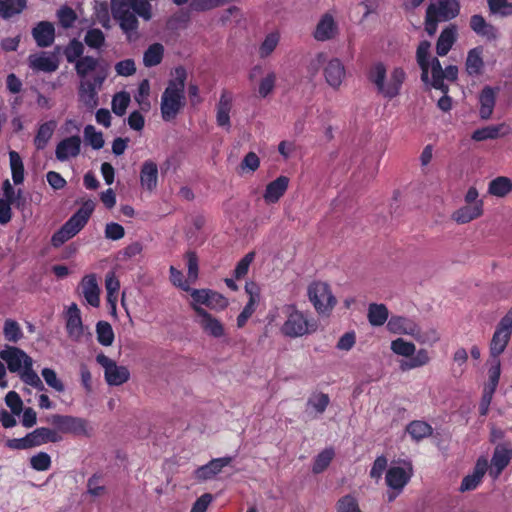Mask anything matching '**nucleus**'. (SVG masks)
<instances>
[{
  "label": "nucleus",
  "instance_id": "052dcab7",
  "mask_svg": "<svg viewBox=\"0 0 512 512\" xmlns=\"http://www.w3.org/2000/svg\"><path fill=\"white\" fill-rule=\"evenodd\" d=\"M277 75L274 71L268 72L259 82L258 95L261 98L267 97L275 88Z\"/></svg>",
  "mask_w": 512,
  "mask_h": 512
},
{
  "label": "nucleus",
  "instance_id": "5fc2aeb1",
  "mask_svg": "<svg viewBox=\"0 0 512 512\" xmlns=\"http://www.w3.org/2000/svg\"><path fill=\"white\" fill-rule=\"evenodd\" d=\"M105 34L102 32V30L98 28H90L87 30L85 36H84V42L85 44L92 48L99 50L104 47L105 45Z\"/></svg>",
  "mask_w": 512,
  "mask_h": 512
},
{
  "label": "nucleus",
  "instance_id": "6e6d98bb",
  "mask_svg": "<svg viewBox=\"0 0 512 512\" xmlns=\"http://www.w3.org/2000/svg\"><path fill=\"white\" fill-rule=\"evenodd\" d=\"M490 368L488 370V383L485 385L484 389L495 392L499 383L500 374H501V363L499 358H491L490 360Z\"/></svg>",
  "mask_w": 512,
  "mask_h": 512
},
{
  "label": "nucleus",
  "instance_id": "9d476101",
  "mask_svg": "<svg viewBox=\"0 0 512 512\" xmlns=\"http://www.w3.org/2000/svg\"><path fill=\"white\" fill-rule=\"evenodd\" d=\"M47 422L54 426L58 433L73 434L75 436H89L91 428L86 419L71 416L52 414L47 417Z\"/></svg>",
  "mask_w": 512,
  "mask_h": 512
},
{
  "label": "nucleus",
  "instance_id": "6e6552de",
  "mask_svg": "<svg viewBox=\"0 0 512 512\" xmlns=\"http://www.w3.org/2000/svg\"><path fill=\"white\" fill-rule=\"evenodd\" d=\"M128 0H111V13L129 42L140 38L139 21L126 5Z\"/></svg>",
  "mask_w": 512,
  "mask_h": 512
},
{
  "label": "nucleus",
  "instance_id": "a878e982",
  "mask_svg": "<svg viewBox=\"0 0 512 512\" xmlns=\"http://www.w3.org/2000/svg\"><path fill=\"white\" fill-rule=\"evenodd\" d=\"M488 462L484 458L477 460L473 473L465 476L460 485V491L466 492L474 490L480 483L486 473Z\"/></svg>",
  "mask_w": 512,
  "mask_h": 512
},
{
  "label": "nucleus",
  "instance_id": "4d7b16f0",
  "mask_svg": "<svg viewBox=\"0 0 512 512\" xmlns=\"http://www.w3.org/2000/svg\"><path fill=\"white\" fill-rule=\"evenodd\" d=\"M489 11L493 15L507 17L512 15V2L508 0H487Z\"/></svg>",
  "mask_w": 512,
  "mask_h": 512
},
{
  "label": "nucleus",
  "instance_id": "ddd939ff",
  "mask_svg": "<svg viewBox=\"0 0 512 512\" xmlns=\"http://www.w3.org/2000/svg\"><path fill=\"white\" fill-rule=\"evenodd\" d=\"M458 76V68L455 65H449L445 69L442 68L438 58H433L431 61V74L427 86L440 90L443 94L448 93V85L444 80L455 81Z\"/></svg>",
  "mask_w": 512,
  "mask_h": 512
},
{
  "label": "nucleus",
  "instance_id": "dca6fc26",
  "mask_svg": "<svg viewBox=\"0 0 512 512\" xmlns=\"http://www.w3.org/2000/svg\"><path fill=\"white\" fill-rule=\"evenodd\" d=\"M325 82L333 90H339L346 79V68L339 58L328 60L323 66Z\"/></svg>",
  "mask_w": 512,
  "mask_h": 512
},
{
  "label": "nucleus",
  "instance_id": "f8f14e48",
  "mask_svg": "<svg viewBox=\"0 0 512 512\" xmlns=\"http://www.w3.org/2000/svg\"><path fill=\"white\" fill-rule=\"evenodd\" d=\"M97 363L104 369V378L110 386H120L126 383L130 378V372L127 367L117 365V363L100 353L96 356Z\"/></svg>",
  "mask_w": 512,
  "mask_h": 512
},
{
  "label": "nucleus",
  "instance_id": "3c124183",
  "mask_svg": "<svg viewBox=\"0 0 512 512\" xmlns=\"http://www.w3.org/2000/svg\"><path fill=\"white\" fill-rule=\"evenodd\" d=\"M98 342L103 346H111L114 341V331L110 323L99 321L96 325Z\"/></svg>",
  "mask_w": 512,
  "mask_h": 512
},
{
  "label": "nucleus",
  "instance_id": "0eeeda50",
  "mask_svg": "<svg viewBox=\"0 0 512 512\" xmlns=\"http://www.w3.org/2000/svg\"><path fill=\"white\" fill-rule=\"evenodd\" d=\"M307 296L319 315L329 316L337 304L330 285L323 281H314L307 287Z\"/></svg>",
  "mask_w": 512,
  "mask_h": 512
},
{
  "label": "nucleus",
  "instance_id": "f3484780",
  "mask_svg": "<svg viewBox=\"0 0 512 512\" xmlns=\"http://www.w3.org/2000/svg\"><path fill=\"white\" fill-rule=\"evenodd\" d=\"M193 309L198 316V323L202 330L214 338H220L225 335V328L220 320L213 317L199 305H193Z\"/></svg>",
  "mask_w": 512,
  "mask_h": 512
},
{
  "label": "nucleus",
  "instance_id": "4c0bfd02",
  "mask_svg": "<svg viewBox=\"0 0 512 512\" xmlns=\"http://www.w3.org/2000/svg\"><path fill=\"white\" fill-rule=\"evenodd\" d=\"M496 102V91L490 86H485L479 95V115L481 119L487 120L492 116Z\"/></svg>",
  "mask_w": 512,
  "mask_h": 512
},
{
  "label": "nucleus",
  "instance_id": "4be33fe9",
  "mask_svg": "<svg viewBox=\"0 0 512 512\" xmlns=\"http://www.w3.org/2000/svg\"><path fill=\"white\" fill-rule=\"evenodd\" d=\"M418 324L411 318L404 316H392L387 322L389 332L398 335H408L413 337L417 332Z\"/></svg>",
  "mask_w": 512,
  "mask_h": 512
},
{
  "label": "nucleus",
  "instance_id": "69168bd1",
  "mask_svg": "<svg viewBox=\"0 0 512 512\" xmlns=\"http://www.w3.org/2000/svg\"><path fill=\"white\" fill-rule=\"evenodd\" d=\"M84 52V46L82 42L73 39L70 41L68 46L64 50V54L69 63H75L78 59H80Z\"/></svg>",
  "mask_w": 512,
  "mask_h": 512
},
{
  "label": "nucleus",
  "instance_id": "412c9836",
  "mask_svg": "<svg viewBox=\"0 0 512 512\" xmlns=\"http://www.w3.org/2000/svg\"><path fill=\"white\" fill-rule=\"evenodd\" d=\"M433 58L431 57V43L427 40L421 41L416 50V61L421 69V80L424 84H428Z\"/></svg>",
  "mask_w": 512,
  "mask_h": 512
},
{
  "label": "nucleus",
  "instance_id": "c9c22d12",
  "mask_svg": "<svg viewBox=\"0 0 512 512\" xmlns=\"http://www.w3.org/2000/svg\"><path fill=\"white\" fill-rule=\"evenodd\" d=\"M82 294L85 300L93 307H98L100 304V289L94 274L85 276L81 282Z\"/></svg>",
  "mask_w": 512,
  "mask_h": 512
},
{
  "label": "nucleus",
  "instance_id": "37998d69",
  "mask_svg": "<svg viewBox=\"0 0 512 512\" xmlns=\"http://www.w3.org/2000/svg\"><path fill=\"white\" fill-rule=\"evenodd\" d=\"M512 191V181L505 176H499L489 183L488 193L496 197H505Z\"/></svg>",
  "mask_w": 512,
  "mask_h": 512
},
{
  "label": "nucleus",
  "instance_id": "8fccbe9b",
  "mask_svg": "<svg viewBox=\"0 0 512 512\" xmlns=\"http://www.w3.org/2000/svg\"><path fill=\"white\" fill-rule=\"evenodd\" d=\"M413 338L422 345L433 346L440 340V334L435 328H427L422 330L420 326H417V332H415Z\"/></svg>",
  "mask_w": 512,
  "mask_h": 512
},
{
  "label": "nucleus",
  "instance_id": "338daca9",
  "mask_svg": "<svg viewBox=\"0 0 512 512\" xmlns=\"http://www.w3.org/2000/svg\"><path fill=\"white\" fill-rule=\"evenodd\" d=\"M57 18H58L60 25L63 28L67 29V28H70L73 26L74 22L77 19V15L71 7L62 6L57 11Z\"/></svg>",
  "mask_w": 512,
  "mask_h": 512
},
{
  "label": "nucleus",
  "instance_id": "2eb2a0df",
  "mask_svg": "<svg viewBox=\"0 0 512 512\" xmlns=\"http://www.w3.org/2000/svg\"><path fill=\"white\" fill-rule=\"evenodd\" d=\"M426 11L436 19L446 22L458 16L460 5L457 0H433Z\"/></svg>",
  "mask_w": 512,
  "mask_h": 512
},
{
  "label": "nucleus",
  "instance_id": "0e129e2a",
  "mask_svg": "<svg viewBox=\"0 0 512 512\" xmlns=\"http://www.w3.org/2000/svg\"><path fill=\"white\" fill-rule=\"evenodd\" d=\"M130 103V95L127 92H119L113 96L112 111L118 115L123 116Z\"/></svg>",
  "mask_w": 512,
  "mask_h": 512
},
{
  "label": "nucleus",
  "instance_id": "603ef678",
  "mask_svg": "<svg viewBox=\"0 0 512 512\" xmlns=\"http://www.w3.org/2000/svg\"><path fill=\"white\" fill-rule=\"evenodd\" d=\"M12 179L15 184H21L24 180V165L20 155L16 151L9 152Z\"/></svg>",
  "mask_w": 512,
  "mask_h": 512
},
{
  "label": "nucleus",
  "instance_id": "39448f33",
  "mask_svg": "<svg viewBox=\"0 0 512 512\" xmlns=\"http://www.w3.org/2000/svg\"><path fill=\"white\" fill-rule=\"evenodd\" d=\"M285 321L280 328L281 333L289 338H298L311 334L317 330V324L314 320L298 310L294 305L283 307Z\"/></svg>",
  "mask_w": 512,
  "mask_h": 512
},
{
  "label": "nucleus",
  "instance_id": "1a4fd4ad",
  "mask_svg": "<svg viewBox=\"0 0 512 512\" xmlns=\"http://www.w3.org/2000/svg\"><path fill=\"white\" fill-rule=\"evenodd\" d=\"M106 77V72H97L92 80L79 81L78 102L88 111H93L99 105L98 92L101 90Z\"/></svg>",
  "mask_w": 512,
  "mask_h": 512
},
{
  "label": "nucleus",
  "instance_id": "cd10ccee",
  "mask_svg": "<svg viewBox=\"0 0 512 512\" xmlns=\"http://www.w3.org/2000/svg\"><path fill=\"white\" fill-rule=\"evenodd\" d=\"M470 28L479 36L492 41L499 36L498 29L488 23L482 15L475 14L470 18Z\"/></svg>",
  "mask_w": 512,
  "mask_h": 512
},
{
  "label": "nucleus",
  "instance_id": "de8ad7c7",
  "mask_svg": "<svg viewBox=\"0 0 512 512\" xmlns=\"http://www.w3.org/2000/svg\"><path fill=\"white\" fill-rule=\"evenodd\" d=\"M26 7L25 0H0V16L4 19L21 13Z\"/></svg>",
  "mask_w": 512,
  "mask_h": 512
},
{
  "label": "nucleus",
  "instance_id": "c85d7f7f",
  "mask_svg": "<svg viewBox=\"0 0 512 512\" xmlns=\"http://www.w3.org/2000/svg\"><path fill=\"white\" fill-rule=\"evenodd\" d=\"M232 461L231 457H222L212 459L209 463L199 467L195 474L199 480L211 479L215 475L221 472V470L228 466Z\"/></svg>",
  "mask_w": 512,
  "mask_h": 512
},
{
  "label": "nucleus",
  "instance_id": "680f3d73",
  "mask_svg": "<svg viewBox=\"0 0 512 512\" xmlns=\"http://www.w3.org/2000/svg\"><path fill=\"white\" fill-rule=\"evenodd\" d=\"M333 457L334 451L331 448L325 449L322 452H320L315 458L312 468L313 472L315 474L323 472L329 466Z\"/></svg>",
  "mask_w": 512,
  "mask_h": 512
},
{
  "label": "nucleus",
  "instance_id": "7c9ffc66",
  "mask_svg": "<svg viewBox=\"0 0 512 512\" xmlns=\"http://www.w3.org/2000/svg\"><path fill=\"white\" fill-rule=\"evenodd\" d=\"M457 34V27L454 24L448 25L441 31L436 42V52L439 56H445L448 54L457 40Z\"/></svg>",
  "mask_w": 512,
  "mask_h": 512
},
{
  "label": "nucleus",
  "instance_id": "bb28decb",
  "mask_svg": "<svg viewBox=\"0 0 512 512\" xmlns=\"http://www.w3.org/2000/svg\"><path fill=\"white\" fill-rule=\"evenodd\" d=\"M233 97L230 92L223 90L220 99L216 105V121L221 127L230 128V111L232 108Z\"/></svg>",
  "mask_w": 512,
  "mask_h": 512
},
{
  "label": "nucleus",
  "instance_id": "6ab92c4d",
  "mask_svg": "<svg viewBox=\"0 0 512 512\" xmlns=\"http://www.w3.org/2000/svg\"><path fill=\"white\" fill-rule=\"evenodd\" d=\"M81 152V138L78 135L61 140L55 149L57 160L64 162L70 158H76Z\"/></svg>",
  "mask_w": 512,
  "mask_h": 512
},
{
  "label": "nucleus",
  "instance_id": "79ce46f5",
  "mask_svg": "<svg viewBox=\"0 0 512 512\" xmlns=\"http://www.w3.org/2000/svg\"><path fill=\"white\" fill-rule=\"evenodd\" d=\"M368 321L372 326H382L389 317V311L384 304L372 303L368 307Z\"/></svg>",
  "mask_w": 512,
  "mask_h": 512
},
{
  "label": "nucleus",
  "instance_id": "aec40b11",
  "mask_svg": "<svg viewBox=\"0 0 512 512\" xmlns=\"http://www.w3.org/2000/svg\"><path fill=\"white\" fill-rule=\"evenodd\" d=\"M29 67L34 71L47 73L54 72L59 67V60L56 55L47 52L31 54L28 57Z\"/></svg>",
  "mask_w": 512,
  "mask_h": 512
},
{
  "label": "nucleus",
  "instance_id": "2f4dec72",
  "mask_svg": "<svg viewBox=\"0 0 512 512\" xmlns=\"http://www.w3.org/2000/svg\"><path fill=\"white\" fill-rule=\"evenodd\" d=\"M289 184V178L286 176H279L274 181L266 186L263 198L266 203H276L286 192Z\"/></svg>",
  "mask_w": 512,
  "mask_h": 512
},
{
  "label": "nucleus",
  "instance_id": "774afa93",
  "mask_svg": "<svg viewBox=\"0 0 512 512\" xmlns=\"http://www.w3.org/2000/svg\"><path fill=\"white\" fill-rule=\"evenodd\" d=\"M30 465L36 471H46L51 466V457L46 452H39L30 458Z\"/></svg>",
  "mask_w": 512,
  "mask_h": 512
},
{
  "label": "nucleus",
  "instance_id": "a18cd8bd",
  "mask_svg": "<svg viewBox=\"0 0 512 512\" xmlns=\"http://www.w3.org/2000/svg\"><path fill=\"white\" fill-rule=\"evenodd\" d=\"M3 194L4 200L10 205H14L16 208L24 207L26 201L22 190L19 189L16 192L8 179L3 182Z\"/></svg>",
  "mask_w": 512,
  "mask_h": 512
},
{
  "label": "nucleus",
  "instance_id": "f03ea898",
  "mask_svg": "<svg viewBox=\"0 0 512 512\" xmlns=\"http://www.w3.org/2000/svg\"><path fill=\"white\" fill-rule=\"evenodd\" d=\"M406 77L402 67H394L387 75L386 66L381 62L374 64L369 73V80L376 86L377 92L389 100L400 94Z\"/></svg>",
  "mask_w": 512,
  "mask_h": 512
},
{
  "label": "nucleus",
  "instance_id": "a19ab883",
  "mask_svg": "<svg viewBox=\"0 0 512 512\" xmlns=\"http://www.w3.org/2000/svg\"><path fill=\"white\" fill-rule=\"evenodd\" d=\"M465 66L466 71L469 75L474 76L481 74L482 69L484 67L481 47H475L469 50Z\"/></svg>",
  "mask_w": 512,
  "mask_h": 512
},
{
  "label": "nucleus",
  "instance_id": "4468645a",
  "mask_svg": "<svg viewBox=\"0 0 512 512\" xmlns=\"http://www.w3.org/2000/svg\"><path fill=\"white\" fill-rule=\"evenodd\" d=\"M411 471H407L403 467L395 466L388 469L386 473V484L393 491L388 492L387 498L389 502L395 500L397 495L403 490L411 478Z\"/></svg>",
  "mask_w": 512,
  "mask_h": 512
},
{
  "label": "nucleus",
  "instance_id": "b1692460",
  "mask_svg": "<svg viewBox=\"0 0 512 512\" xmlns=\"http://www.w3.org/2000/svg\"><path fill=\"white\" fill-rule=\"evenodd\" d=\"M66 329L69 337L79 341L83 336V324L78 306L72 303L67 311Z\"/></svg>",
  "mask_w": 512,
  "mask_h": 512
},
{
  "label": "nucleus",
  "instance_id": "13d9d810",
  "mask_svg": "<svg viewBox=\"0 0 512 512\" xmlns=\"http://www.w3.org/2000/svg\"><path fill=\"white\" fill-rule=\"evenodd\" d=\"M3 333L5 339L9 342L16 343L23 337V332L20 328V325L12 319H7L5 321Z\"/></svg>",
  "mask_w": 512,
  "mask_h": 512
},
{
  "label": "nucleus",
  "instance_id": "5701e85b",
  "mask_svg": "<svg viewBox=\"0 0 512 512\" xmlns=\"http://www.w3.org/2000/svg\"><path fill=\"white\" fill-rule=\"evenodd\" d=\"M32 36L38 47H49L55 40V27L51 22L40 21L32 29Z\"/></svg>",
  "mask_w": 512,
  "mask_h": 512
},
{
  "label": "nucleus",
  "instance_id": "72a5a7b5",
  "mask_svg": "<svg viewBox=\"0 0 512 512\" xmlns=\"http://www.w3.org/2000/svg\"><path fill=\"white\" fill-rule=\"evenodd\" d=\"M32 447L41 446L46 443H57L63 437L56 429L40 427L29 433Z\"/></svg>",
  "mask_w": 512,
  "mask_h": 512
},
{
  "label": "nucleus",
  "instance_id": "c03bdc74",
  "mask_svg": "<svg viewBox=\"0 0 512 512\" xmlns=\"http://www.w3.org/2000/svg\"><path fill=\"white\" fill-rule=\"evenodd\" d=\"M280 41V33L278 31H273L268 33L264 40L261 42L258 54L261 59H265L269 57L274 50L277 48Z\"/></svg>",
  "mask_w": 512,
  "mask_h": 512
},
{
  "label": "nucleus",
  "instance_id": "f704fd0d",
  "mask_svg": "<svg viewBox=\"0 0 512 512\" xmlns=\"http://www.w3.org/2000/svg\"><path fill=\"white\" fill-rule=\"evenodd\" d=\"M140 183L141 186L148 191L156 189L158 183V167L152 160H147L142 164Z\"/></svg>",
  "mask_w": 512,
  "mask_h": 512
},
{
  "label": "nucleus",
  "instance_id": "a211bd4d",
  "mask_svg": "<svg viewBox=\"0 0 512 512\" xmlns=\"http://www.w3.org/2000/svg\"><path fill=\"white\" fill-rule=\"evenodd\" d=\"M339 33V27L333 15L330 13L323 14L316 24L313 31L315 40L325 42L336 38Z\"/></svg>",
  "mask_w": 512,
  "mask_h": 512
},
{
  "label": "nucleus",
  "instance_id": "bf43d9fd",
  "mask_svg": "<svg viewBox=\"0 0 512 512\" xmlns=\"http://www.w3.org/2000/svg\"><path fill=\"white\" fill-rule=\"evenodd\" d=\"M84 138L86 142L95 150H99L104 146L103 134L96 131L93 125H87L84 128Z\"/></svg>",
  "mask_w": 512,
  "mask_h": 512
},
{
  "label": "nucleus",
  "instance_id": "c756f323",
  "mask_svg": "<svg viewBox=\"0 0 512 512\" xmlns=\"http://www.w3.org/2000/svg\"><path fill=\"white\" fill-rule=\"evenodd\" d=\"M191 297L195 302L192 304V306L197 304H203L208 307H215V305H219L221 308H224L227 304L225 298H223L221 295L205 289L191 290Z\"/></svg>",
  "mask_w": 512,
  "mask_h": 512
},
{
  "label": "nucleus",
  "instance_id": "49530a36",
  "mask_svg": "<svg viewBox=\"0 0 512 512\" xmlns=\"http://www.w3.org/2000/svg\"><path fill=\"white\" fill-rule=\"evenodd\" d=\"M164 55V47L160 43L150 45L143 55V64L146 67H153L161 63Z\"/></svg>",
  "mask_w": 512,
  "mask_h": 512
},
{
  "label": "nucleus",
  "instance_id": "09e8293b",
  "mask_svg": "<svg viewBox=\"0 0 512 512\" xmlns=\"http://www.w3.org/2000/svg\"><path fill=\"white\" fill-rule=\"evenodd\" d=\"M55 122L50 121L42 124L34 139V144L38 150L44 149L53 135L55 129Z\"/></svg>",
  "mask_w": 512,
  "mask_h": 512
},
{
  "label": "nucleus",
  "instance_id": "e2e57ef3",
  "mask_svg": "<svg viewBox=\"0 0 512 512\" xmlns=\"http://www.w3.org/2000/svg\"><path fill=\"white\" fill-rule=\"evenodd\" d=\"M120 283L118 279L115 276L114 272H109L106 275L105 278V288L107 291V300L109 303H111L113 306L115 305V302L117 300V292L119 290Z\"/></svg>",
  "mask_w": 512,
  "mask_h": 512
},
{
  "label": "nucleus",
  "instance_id": "864d4df0",
  "mask_svg": "<svg viewBox=\"0 0 512 512\" xmlns=\"http://www.w3.org/2000/svg\"><path fill=\"white\" fill-rule=\"evenodd\" d=\"M406 430L417 441L430 436L433 431L432 427L424 421H412Z\"/></svg>",
  "mask_w": 512,
  "mask_h": 512
},
{
  "label": "nucleus",
  "instance_id": "9b49d317",
  "mask_svg": "<svg viewBox=\"0 0 512 512\" xmlns=\"http://www.w3.org/2000/svg\"><path fill=\"white\" fill-rule=\"evenodd\" d=\"M512 335V308L499 321L491 342L490 357L499 358L505 351Z\"/></svg>",
  "mask_w": 512,
  "mask_h": 512
},
{
  "label": "nucleus",
  "instance_id": "423d86ee",
  "mask_svg": "<svg viewBox=\"0 0 512 512\" xmlns=\"http://www.w3.org/2000/svg\"><path fill=\"white\" fill-rule=\"evenodd\" d=\"M390 348L393 353L409 358L400 362L401 371H409L419 367H423L431 361L429 352L421 348L416 351V346L413 342L404 340L403 338H397L391 342Z\"/></svg>",
  "mask_w": 512,
  "mask_h": 512
},
{
  "label": "nucleus",
  "instance_id": "473e14b6",
  "mask_svg": "<svg viewBox=\"0 0 512 512\" xmlns=\"http://www.w3.org/2000/svg\"><path fill=\"white\" fill-rule=\"evenodd\" d=\"M512 458V451L505 446H497L491 459L490 475L497 478Z\"/></svg>",
  "mask_w": 512,
  "mask_h": 512
},
{
  "label": "nucleus",
  "instance_id": "f257e3e1",
  "mask_svg": "<svg viewBox=\"0 0 512 512\" xmlns=\"http://www.w3.org/2000/svg\"><path fill=\"white\" fill-rule=\"evenodd\" d=\"M0 358L7 363L12 373H17L27 385L42 391L44 384L38 374L33 370V359L23 350L14 346H7L0 352Z\"/></svg>",
  "mask_w": 512,
  "mask_h": 512
},
{
  "label": "nucleus",
  "instance_id": "58836bf2",
  "mask_svg": "<svg viewBox=\"0 0 512 512\" xmlns=\"http://www.w3.org/2000/svg\"><path fill=\"white\" fill-rule=\"evenodd\" d=\"M509 133L510 127L505 123H501L475 130L472 134V139L475 141L497 139L499 137L506 136Z\"/></svg>",
  "mask_w": 512,
  "mask_h": 512
},
{
  "label": "nucleus",
  "instance_id": "7ed1b4c3",
  "mask_svg": "<svg viewBox=\"0 0 512 512\" xmlns=\"http://www.w3.org/2000/svg\"><path fill=\"white\" fill-rule=\"evenodd\" d=\"M177 77L171 80L161 97V113L165 121L172 120L184 105L186 74L184 69H176Z\"/></svg>",
  "mask_w": 512,
  "mask_h": 512
},
{
  "label": "nucleus",
  "instance_id": "20e7f679",
  "mask_svg": "<svg viewBox=\"0 0 512 512\" xmlns=\"http://www.w3.org/2000/svg\"><path fill=\"white\" fill-rule=\"evenodd\" d=\"M94 207L95 205L93 201L88 200L84 202L81 208L53 234L51 238L52 246L60 247L78 234L88 222Z\"/></svg>",
  "mask_w": 512,
  "mask_h": 512
},
{
  "label": "nucleus",
  "instance_id": "e433bc0d",
  "mask_svg": "<svg viewBox=\"0 0 512 512\" xmlns=\"http://www.w3.org/2000/svg\"><path fill=\"white\" fill-rule=\"evenodd\" d=\"M330 403L328 394L317 392L309 396L306 403V413L312 418L322 415Z\"/></svg>",
  "mask_w": 512,
  "mask_h": 512
},
{
  "label": "nucleus",
  "instance_id": "393cba45",
  "mask_svg": "<svg viewBox=\"0 0 512 512\" xmlns=\"http://www.w3.org/2000/svg\"><path fill=\"white\" fill-rule=\"evenodd\" d=\"M483 206L484 203H477L476 205L465 204L452 213L451 219L457 224L469 223L483 215Z\"/></svg>",
  "mask_w": 512,
  "mask_h": 512
},
{
  "label": "nucleus",
  "instance_id": "ea45409f",
  "mask_svg": "<svg viewBox=\"0 0 512 512\" xmlns=\"http://www.w3.org/2000/svg\"><path fill=\"white\" fill-rule=\"evenodd\" d=\"M98 65V59L92 56H83L75 62V71L80 80H92V78H88V75L92 72L97 73ZM100 72L104 71L101 70Z\"/></svg>",
  "mask_w": 512,
  "mask_h": 512
}]
</instances>
